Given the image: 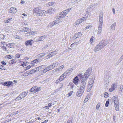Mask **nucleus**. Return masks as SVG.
Returning <instances> with one entry per match:
<instances>
[{
  "label": "nucleus",
  "mask_w": 123,
  "mask_h": 123,
  "mask_svg": "<svg viewBox=\"0 0 123 123\" xmlns=\"http://www.w3.org/2000/svg\"><path fill=\"white\" fill-rule=\"evenodd\" d=\"M111 100L113 101L114 103V106L115 110L116 111H119V103L118 98L117 97L115 96H113L112 97Z\"/></svg>",
  "instance_id": "f257e3e1"
},
{
  "label": "nucleus",
  "mask_w": 123,
  "mask_h": 123,
  "mask_svg": "<svg viewBox=\"0 0 123 123\" xmlns=\"http://www.w3.org/2000/svg\"><path fill=\"white\" fill-rule=\"evenodd\" d=\"M94 82V80L93 79H90L88 82V86L87 89V91L89 92L92 89L93 86V83Z\"/></svg>",
  "instance_id": "f03ea898"
},
{
  "label": "nucleus",
  "mask_w": 123,
  "mask_h": 123,
  "mask_svg": "<svg viewBox=\"0 0 123 123\" xmlns=\"http://www.w3.org/2000/svg\"><path fill=\"white\" fill-rule=\"evenodd\" d=\"M71 9V8H68L63 11L60 13L59 15H60L61 16V17H62V18H64L68 12L70 11Z\"/></svg>",
  "instance_id": "7ed1b4c3"
},
{
  "label": "nucleus",
  "mask_w": 123,
  "mask_h": 123,
  "mask_svg": "<svg viewBox=\"0 0 123 123\" xmlns=\"http://www.w3.org/2000/svg\"><path fill=\"white\" fill-rule=\"evenodd\" d=\"M86 18L85 17L78 19L74 23V25L76 26V25H79L83 21H85L86 20Z\"/></svg>",
  "instance_id": "20e7f679"
},
{
  "label": "nucleus",
  "mask_w": 123,
  "mask_h": 123,
  "mask_svg": "<svg viewBox=\"0 0 123 123\" xmlns=\"http://www.w3.org/2000/svg\"><path fill=\"white\" fill-rule=\"evenodd\" d=\"M41 10L38 7L34 8L33 10V14L37 16H40Z\"/></svg>",
  "instance_id": "39448f33"
},
{
  "label": "nucleus",
  "mask_w": 123,
  "mask_h": 123,
  "mask_svg": "<svg viewBox=\"0 0 123 123\" xmlns=\"http://www.w3.org/2000/svg\"><path fill=\"white\" fill-rule=\"evenodd\" d=\"M92 72V68H89L86 71V72L84 74L83 76H85L88 78L90 76Z\"/></svg>",
  "instance_id": "423d86ee"
},
{
  "label": "nucleus",
  "mask_w": 123,
  "mask_h": 123,
  "mask_svg": "<svg viewBox=\"0 0 123 123\" xmlns=\"http://www.w3.org/2000/svg\"><path fill=\"white\" fill-rule=\"evenodd\" d=\"M72 71V69H71L70 68L68 69L65 72L62 74L64 76V78H65L67 77L70 74Z\"/></svg>",
  "instance_id": "0eeeda50"
},
{
  "label": "nucleus",
  "mask_w": 123,
  "mask_h": 123,
  "mask_svg": "<svg viewBox=\"0 0 123 123\" xmlns=\"http://www.w3.org/2000/svg\"><path fill=\"white\" fill-rule=\"evenodd\" d=\"M108 43V41L106 40H103L99 43L103 48L107 45Z\"/></svg>",
  "instance_id": "6e6552de"
},
{
  "label": "nucleus",
  "mask_w": 123,
  "mask_h": 123,
  "mask_svg": "<svg viewBox=\"0 0 123 123\" xmlns=\"http://www.w3.org/2000/svg\"><path fill=\"white\" fill-rule=\"evenodd\" d=\"M56 10L55 7L50 8L47 10V12L50 14H53Z\"/></svg>",
  "instance_id": "1a4fd4ad"
},
{
  "label": "nucleus",
  "mask_w": 123,
  "mask_h": 123,
  "mask_svg": "<svg viewBox=\"0 0 123 123\" xmlns=\"http://www.w3.org/2000/svg\"><path fill=\"white\" fill-rule=\"evenodd\" d=\"M103 16L102 14H99L98 23V26H102L103 24Z\"/></svg>",
  "instance_id": "9d476101"
},
{
  "label": "nucleus",
  "mask_w": 123,
  "mask_h": 123,
  "mask_svg": "<svg viewBox=\"0 0 123 123\" xmlns=\"http://www.w3.org/2000/svg\"><path fill=\"white\" fill-rule=\"evenodd\" d=\"M102 48L100 45L99 43L97 45L94 47L93 50L94 52L98 51L102 49Z\"/></svg>",
  "instance_id": "9b49d317"
},
{
  "label": "nucleus",
  "mask_w": 123,
  "mask_h": 123,
  "mask_svg": "<svg viewBox=\"0 0 123 123\" xmlns=\"http://www.w3.org/2000/svg\"><path fill=\"white\" fill-rule=\"evenodd\" d=\"M40 88H37V87H32L30 90V91L31 92H33L35 93L40 91Z\"/></svg>",
  "instance_id": "f8f14e48"
},
{
  "label": "nucleus",
  "mask_w": 123,
  "mask_h": 123,
  "mask_svg": "<svg viewBox=\"0 0 123 123\" xmlns=\"http://www.w3.org/2000/svg\"><path fill=\"white\" fill-rule=\"evenodd\" d=\"M117 85L115 84H113L111 86V88L109 89L110 92H112L114 91L117 87Z\"/></svg>",
  "instance_id": "ddd939ff"
},
{
  "label": "nucleus",
  "mask_w": 123,
  "mask_h": 123,
  "mask_svg": "<svg viewBox=\"0 0 123 123\" xmlns=\"http://www.w3.org/2000/svg\"><path fill=\"white\" fill-rule=\"evenodd\" d=\"M17 11L16 8L15 7H11L9 10V12L11 13H15Z\"/></svg>",
  "instance_id": "4468645a"
},
{
  "label": "nucleus",
  "mask_w": 123,
  "mask_h": 123,
  "mask_svg": "<svg viewBox=\"0 0 123 123\" xmlns=\"http://www.w3.org/2000/svg\"><path fill=\"white\" fill-rule=\"evenodd\" d=\"M84 91L81 90L80 89L77 92L76 94V95L78 97L81 96L83 94Z\"/></svg>",
  "instance_id": "2eb2a0df"
},
{
  "label": "nucleus",
  "mask_w": 123,
  "mask_h": 123,
  "mask_svg": "<svg viewBox=\"0 0 123 123\" xmlns=\"http://www.w3.org/2000/svg\"><path fill=\"white\" fill-rule=\"evenodd\" d=\"M33 42V40H31L26 41L25 43V44L26 46H28L29 45L31 46L32 44V43Z\"/></svg>",
  "instance_id": "dca6fc26"
},
{
  "label": "nucleus",
  "mask_w": 123,
  "mask_h": 123,
  "mask_svg": "<svg viewBox=\"0 0 123 123\" xmlns=\"http://www.w3.org/2000/svg\"><path fill=\"white\" fill-rule=\"evenodd\" d=\"M87 78L85 76H82L81 77V83L82 84L85 83L86 84V80Z\"/></svg>",
  "instance_id": "f3484780"
},
{
  "label": "nucleus",
  "mask_w": 123,
  "mask_h": 123,
  "mask_svg": "<svg viewBox=\"0 0 123 123\" xmlns=\"http://www.w3.org/2000/svg\"><path fill=\"white\" fill-rule=\"evenodd\" d=\"M29 29V28L27 27H24L23 28V30L22 31L27 32V33H28L29 34H30L29 35H31V34H34V32H32L31 33L29 32V31H28V29Z\"/></svg>",
  "instance_id": "a211bd4d"
},
{
  "label": "nucleus",
  "mask_w": 123,
  "mask_h": 123,
  "mask_svg": "<svg viewBox=\"0 0 123 123\" xmlns=\"http://www.w3.org/2000/svg\"><path fill=\"white\" fill-rule=\"evenodd\" d=\"M86 85V84H85V83L84 84L80 83V89L81 90L84 91Z\"/></svg>",
  "instance_id": "6ab92c4d"
},
{
  "label": "nucleus",
  "mask_w": 123,
  "mask_h": 123,
  "mask_svg": "<svg viewBox=\"0 0 123 123\" xmlns=\"http://www.w3.org/2000/svg\"><path fill=\"white\" fill-rule=\"evenodd\" d=\"M102 26H98L97 32V34L101 35L102 31Z\"/></svg>",
  "instance_id": "aec40b11"
},
{
  "label": "nucleus",
  "mask_w": 123,
  "mask_h": 123,
  "mask_svg": "<svg viewBox=\"0 0 123 123\" xmlns=\"http://www.w3.org/2000/svg\"><path fill=\"white\" fill-rule=\"evenodd\" d=\"M6 46L7 47H9L10 48H13L14 47V44L10 43L6 44Z\"/></svg>",
  "instance_id": "412c9836"
},
{
  "label": "nucleus",
  "mask_w": 123,
  "mask_h": 123,
  "mask_svg": "<svg viewBox=\"0 0 123 123\" xmlns=\"http://www.w3.org/2000/svg\"><path fill=\"white\" fill-rule=\"evenodd\" d=\"M47 11L44 10H42L41 11V13L40 14V16H42L43 15L44 16H45L46 15H45V14L47 13Z\"/></svg>",
  "instance_id": "4be33fe9"
},
{
  "label": "nucleus",
  "mask_w": 123,
  "mask_h": 123,
  "mask_svg": "<svg viewBox=\"0 0 123 123\" xmlns=\"http://www.w3.org/2000/svg\"><path fill=\"white\" fill-rule=\"evenodd\" d=\"M79 81V78L77 76L75 77L73 80V82L74 83L77 84L78 83V82Z\"/></svg>",
  "instance_id": "5701e85b"
},
{
  "label": "nucleus",
  "mask_w": 123,
  "mask_h": 123,
  "mask_svg": "<svg viewBox=\"0 0 123 123\" xmlns=\"http://www.w3.org/2000/svg\"><path fill=\"white\" fill-rule=\"evenodd\" d=\"M116 22L113 23L111 26V30L113 31L115 30V28L116 25Z\"/></svg>",
  "instance_id": "b1692460"
},
{
  "label": "nucleus",
  "mask_w": 123,
  "mask_h": 123,
  "mask_svg": "<svg viewBox=\"0 0 123 123\" xmlns=\"http://www.w3.org/2000/svg\"><path fill=\"white\" fill-rule=\"evenodd\" d=\"M94 42V37L93 36H92L90 39L89 43L91 45Z\"/></svg>",
  "instance_id": "393cba45"
},
{
  "label": "nucleus",
  "mask_w": 123,
  "mask_h": 123,
  "mask_svg": "<svg viewBox=\"0 0 123 123\" xmlns=\"http://www.w3.org/2000/svg\"><path fill=\"white\" fill-rule=\"evenodd\" d=\"M64 68V65H62L61 66L59 67L56 69V71H61L62 70L63 68Z\"/></svg>",
  "instance_id": "a878e982"
},
{
  "label": "nucleus",
  "mask_w": 123,
  "mask_h": 123,
  "mask_svg": "<svg viewBox=\"0 0 123 123\" xmlns=\"http://www.w3.org/2000/svg\"><path fill=\"white\" fill-rule=\"evenodd\" d=\"M1 48L2 49V51L8 53V51L7 50V48L5 46H3L2 45V46H1Z\"/></svg>",
  "instance_id": "bb28decb"
},
{
  "label": "nucleus",
  "mask_w": 123,
  "mask_h": 123,
  "mask_svg": "<svg viewBox=\"0 0 123 123\" xmlns=\"http://www.w3.org/2000/svg\"><path fill=\"white\" fill-rule=\"evenodd\" d=\"M45 37V36H42L39 37L38 40H37L36 41L38 42L40 41H43Z\"/></svg>",
  "instance_id": "cd10ccee"
},
{
  "label": "nucleus",
  "mask_w": 123,
  "mask_h": 123,
  "mask_svg": "<svg viewBox=\"0 0 123 123\" xmlns=\"http://www.w3.org/2000/svg\"><path fill=\"white\" fill-rule=\"evenodd\" d=\"M12 82L11 81L5 82L4 83L3 85L4 86H9L12 84Z\"/></svg>",
  "instance_id": "c85d7f7f"
},
{
  "label": "nucleus",
  "mask_w": 123,
  "mask_h": 123,
  "mask_svg": "<svg viewBox=\"0 0 123 123\" xmlns=\"http://www.w3.org/2000/svg\"><path fill=\"white\" fill-rule=\"evenodd\" d=\"M12 20V18H7L4 20V22L6 23H8L10 21H11Z\"/></svg>",
  "instance_id": "c756f323"
},
{
  "label": "nucleus",
  "mask_w": 123,
  "mask_h": 123,
  "mask_svg": "<svg viewBox=\"0 0 123 123\" xmlns=\"http://www.w3.org/2000/svg\"><path fill=\"white\" fill-rule=\"evenodd\" d=\"M27 94V93L26 92H24L21 93L20 95L21 97L23 98L25 97L26 95Z\"/></svg>",
  "instance_id": "7c9ffc66"
},
{
  "label": "nucleus",
  "mask_w": 123,
  "mask_h": 123,
  "mask_svg": "<svg viewBox=\"0 0 123 123\" xmlns=\"http://www.w3.org/2000/svg\"><path fill=\"white\" fill-rule=\"evenodd\" d=\"M43 65H42L41 66H39L38 67L36 68H35L36 70H37V72L38 71H40L42 69V68L44 67Z\"/></svg>",
  "instance_id": "2f4dec72"
},
{
  "label": "nucleus",
  "mask_w": 123,
  "mask_h": 123,
  "mask_svg": "<svg viewBox=\"0 0 123 123\" xmlns=\"http://www.w3.org/2000/svg\"><path fill=\"white\" fill-rule=\"evenodd\" d=\"M58 62H55L54 63L52 64L51 65H52V67L53 68H54L55 67L57 66L58 65Z\"/></svg>",
  "instance_id": "473e14b6"
},
{
  "label": "nucleus",
  "mask_w": 123,
  "mask_h": 123,
  "mask_svg": "<svg viewBox=\"0 0 123 123\" xmlns=\"http://www.w3.org/2000/svg\"><path fill=\"white\" fill-rule=\"evenodd\" d=\"M37 72V70L35 69H33L31 70L29 72V74L34 73L35 72Z\"/></svg>",
  "instance_id": "72a5a7b5"
},
{
  "label": "nucleus",
  "mask_w": 123,
  "mask_h": 123,
  "mask_svg": "<svg viewBox=\"0 0 123 123\" xmlns=\"http://www.w3.org/2000/svg\"><path fill=\"white\" fill-rule=\"evenodd\" d=\"M40 62V61H39V60L38 59H36L33 61H31V64H33V63H36V62Z\"/></svg>",
  "instance_id": "f704fd0d"
},
{
  "label": "nucleus",
  "mask_w": 123,
  "mask_h": 123,
  "mask_svg": "<svg viewBox=\"0 0 123 123\" xmlns=\"http://www.w3.org/2000/svg\"><path fill=\"white\" fill-rule=\"evenodd\" d=\"M57 50H56L53 51L51 53L52 54V56H53L54 55H55L56 54H57Z\"/></svg>",
  "instance_id": "c9c22d12"
},
{
  "label": "nucleus",
  "mask_w": 123,
  "mask_h": 123,
  "mask_svg": "<svg viewBox=\"0 0 123 123\" xmlns=\"http://www.w3.org/2000/svg\"><path fill=\"white\" fill-rule=\"evenodd\" d=\"M16 61L14 59H12L10 61L9 63L10 64H13L16 62Z\"/></svg>",
  "instance_id": "e433bc0d"
},
{
  "label": "nucleus",
  "mask_w": 123,
  "mask_h": 123,
  "mask_svg": "<svg viewBox=\"0 0 123 123\" xmlns=\"http://www.w3.org/2000/svg\"><path fill=\"white\" fill-rule=\"evenodd\" d=\"M56 4V3L54 2H49L48 3V4L49 6H52Z\"/></svg>",
  "instance_id": "4c0bfd02"
},
{
  "label": "nucleus",
  "mask_w": 123,
  "mask_h": 123,
  "mask_svg": "<svg viewBox=\"0 0 123 123\" xmlns=\"http://www.w3.org/2000/svg\"><path fill=\"white\" fill-rule=\"evenodd\" d=\"M109 94L108 93L105 92L104 94V97L105 98H107L109 96Z\"/></svg>",
  "instance_id": "58836bf2"
},
{
  "label": "nucleus",
  "mask_w": 123,
  "mask_h": 123,
  "mask_svg": "<svg viewBox=\"0 0 123 123\" xmlns=\"http://www.w3.org/2000/svg\"><path fill=\"white\" fill-rule=\"evenodd\" d=\"M54 23H55V25L59 23L60 22V21L59 20H58L57 19H56L54 21H53Z\"/></svg>",
  "instance_id": "ea45409f"
},
{
  "label": "nucleus",
  "mask_w": 123,
  "mask_h": 123,
  "mask_svg": "<svg viewBox=\"0 0 123 123\" xmlns=\"http://www.w3.org/2000/svg\"><path fill=\"white\" fill-rule=\"evenodd\" d=\"M47 68L48 70V71H49V70H50L53 69V68L52 67V65H50Z\"/></svg>",
  "instance_id": "a19ab883"
},
{
  "label": "nucleus",
  "mask_w": 123,
  "mask_h": 123,
  "mask_svg": "<svg viewBox=\"0 0 123 123\" xmlns=\"http://www.w3.org/2000/svg\"><path fill=\"white\" fill-rule=\"evenodd\" d=\"M22 98H23L21 97L20 96V95L19 96H18L17 98H16V101H17L18 100H20Z\"/></svg>",
  "instance_id": "79ce46f5"
},
{
  "label": "nucleus",
  "mask_w": 123,
  "mask_h": 123,
  "mask_svg": "<svg viewBox=\"0 0 123 123\" xmlns=\"http://www.w3.org/2000/svg\"><path fill=\"white\" fill-rule=\"evenodd\" d=\"M64 76L62 74L61 76H60V78L59 79L61 81H62L65 78H64Z\"/></svg>",
  "instance_id": "37998d69"
},
{
  "label": "nucleus",
  "mask_w": 123,
  "mask_h": 123,
  "mask_svg": "<svg viewBox=\"0 0 123 123\" xmlns=\"http://www.w3.org/2000/svg\"><path fill=\"white\" fill-rule=\"evenodd\" d=\"M100 103H98L97 105L96 106V109L97 110H98L99 109L100 106Z\"/></svg>",
  "instance_id": "c03bdc74"
},
{
  "label": "nucleus",
  "mask_w": 123,
  "mask_h": 123,
  "mask_svg": "<svg viewBox=\"0 0 123 123\" xmlns=\"http://www.w3.org/2000/svg\"><path fill=\"white\" fill-rule=\"evenodd\" d=\"M109 99H108L106 101V103L105 104V106L106 107L108 106L109 102Z\"/></svg>",
  "instance_id": "a18cd8bd"
},
{
  "label": "nucleus",
  "mask_w": 123,
  "mask_h": 123,
  "mask_svg": "<svg viewBox=\"0 0 123 123\" xmlns=\"http://www.w3.org/2000/svg\"><path fill=\"white\" fill-rule=\"evenodd\" d=\"M49 24V25L51 27H52L54 25H55V23L53 21L52 23H50Z\"/></svg>",
  "instance_id": "49530a36"
},
{
  "label": "nucleus",
  "mask_w": 123,
  "mask_h": 123,
  "mask_svg": "<svg viewBox=\"0 0 123 123\" xmlns=\"http://www.w3.org/2000/svg\"><path fill=\"white\" fill-rule=\"evenodd\" d=\"M76 34L77 36H78L77 37H80L81 35V33L80 32H79L78 33H76Z\"/></svg>",
  "instance_id": "de8ad7c7"
},
{
  "label": "nucleus",
  "mask_w": 123,
  "mask_h": 123,
  "mask_svg": "<svg viewBox=\"0 0 123 123\" xmlns=\"http://www.w3.org/2000/svg\"><path fill=\"white\" fill-rule=\"evenodd\" d=\"M123 89V86H122L120 87V88L119 89V91L121 92L122 91Z\"/></svg>",
  "instance_id": "09e8293b"
},
{
  "label": "nucleus",
  "mask_w": 123,
  "mask_h": 123,
  "mask_svg": "<svg viewBox=\"0 0 123 123\" xmlns=\"http://www.w3.org/2000/svg\"><path fill=\"white\" fill-rule=\"evenodd\" d=\"M92 27V26L91 25H89L86 27L85 28L86 29H89L91 28Z\"/></svg>",
  "instance_id": "8fccbe9b"
},
{
  "label": "nucleus",
  "mask_w": 123,
  "mask_h": 123,
  "mask_svg": "<svg viewBox=\"0 0 123 123\" xmlns=\"http://www.w3.org/2000/svg\"><path fill=\"white\" fill-rule=\"evenodd\" d=\"M97 6V4H92V5H91L90 6V7H91L92 8H92V7L93 6L94 7L95 6Z\"/></svg>",
  "instance_id": "3c124183"
},
{
  "label": "nucleus",
  "mask_w": 123,
  "mask_h": 123,
  "mask_svg": "<svg viewBox=\"0 0 123 123\" xmlns=\"http://www.w3.org/2000/svg\"><path fill=\"white\" fill-rule=\"evenodd\" d=\"M1 46H2V45L3 46H4V45L6 44V43L5 42H1Z\"/></svg>",
  "instance_id": "603ef678"
},
{
  "label": "nucleus",
  "mask_w": 123,
  "mask_h": 123,
  "mask_svg": "<svg viewBox=\"0 0 123 123\" xmlns=\"http://www.w3.org/2000/svg\"><path fill=\"white\" fill-rule=\"evenodd\" d=\"M62 18V17H61V16L60 15V16H57L56 19H57L58 20H60V21H61V19Z\"/></svg>",
  "instance_id": "864d4df0"
},
{
  "label": "nucleus",
  "mask_w": 123,
  "mask_h": 123,
  "mask_svg": "<svg viewBox=\"0 0 123 123\" xmlns=\"http://www.w3.org/2000/svg\"><path fill=\"white\" fill-rule=\"evenodd\" d=\"M48 69L47 68H45L43 70V72L44 73H45L47 71H48Z\"/></svg>",
  "instance_id": "5fc2aeb1"
},
{
  "label": "nucleus",
  "mask_w": 123,
  "mask_h": 123,
  "mask_svg": "<svg viewBox=\"0 0 123 123\" xmlns=\"http://www.w3.org/2000/svg\"><path fill=\"white\" fill-rule=\"evenodd\" d=\"M61 81L59 79L57 80L55 82V83L56 84L58 83Z\"/></svg>",
  "instance_id": "6e6d98bb"
},
{
  "label": "nucleus",
  "mask_w": 123,
  "mask_h": 123,
  "mask_svg": "<svg viewBox=\"0 0 123 123\" xmlns=\"http://www.w3.org/2000/svg\"><path fill=\"white\" fill-rule=\"evenodd\" d=\"M15 56L17 58H18L20 57V55L19 54H18L16 55Z\"/></svg>",
  "instance_id": "4d7b16f0"
},
{
  "label": "nucleus",
  "mask_w": 123,
  "mask_h": 123,
  "mask_svg": "<svg viewBox=\"0 0 123 123\" xmlns=\"http://www.w3.org/2000/svg\"><path fill=\"white\" fill-rule=\"evenodd\" d=\"M4 67L2 65L0 66V69H5Z\"/></svg>",
  "instance_id": "13d9d810"
},
{
  "label": "nucleus",
  "mask_w": 123,
  "mask_h": 123,
  "mask_svg": "<svg viewBox=\"0 0 123 123\" xmlns=\"http://www.w3.org/2000/svg\"><path fill=\"white\" fill-rule=\"evenodd\" d=\"M31 67V66L30 65H29L26 67V70L30 68Z\"/></svg>",
  "instance_id": "bf43d9fd"
},
{
  "label": "nucleus",
  "mask_w": 123,
  "mask_h": 123,
  "mask_svg": "<svg viewBox=\"0 0 123 123\" xmlns=\"http://www.w3.org/2000/svg\"><path fill=\"white\" fill-rule=\"evenodd\" d=\"M73 92V91H71L70 92H69V93H68L69 96H71Z\"/></svg>",
  "instance_id": "052dcab7"
},
{
  "label": "nucleus",
  "mask_w": 123,
  "mask_h": 123,
  "mask_svg": "<svg viewBox=\"0 0 123 123\" xmlns=\"http://www.w3.org/2000/svg\"><path fill=\"white\" fill-rule=\"evenodd\" d=\"M1 63L3 65H5L6 64V63L3 61H2V62H1Z\"/></svg>",
  "instance_id": "680f3d73"
},
{
  "label": "nucleus",
  "mask_w": 123,
  "mask_h": 123,
  "mask_svg": "<svg viewBox=\"0 0 123 123\" xmlns=\"http://www.w3.org/2000/svg\"><path fill=\"white\" fill-rule=\"evenodd\" d=\"M112 11H113V13L114 14H115V9L114 8H113L112 9Z\"/></svg>",
  "instance_id": "e2e57ef3"
},
{
  "label": "nucleus",
  "mask_w": 123,
  "mask_h": 123,
  "mask_svg": "<svg viewBox=\"0 0 123 123\" xmlns=\"http://www.w3.org/2000/svg\"><path fill=\"white\" fill-rule=\"evenodd\" d=\"M26 63L25 62H24L22 64V66L23 67L26 66Z\"/></svg>",
  "instance_id": "0e129e2a"
},
{
  "label": "nucleus",
  "mask_w": 123,
  "mask_h": 123,
  "mask_svg": "<svg viewBox=\"0 0 123 123\" xmlns=\"http://www.w3.org/2000/svg\"><path fill=\"white\" fill-rule=\"evenodd\" d=\"M88 98H85V100L84 101V103H86L88 101Z\"/></svg>",
  "instance_id": "69168bd1"
},
{
  "label": "nucleus",
  "mask_w": 123,
  "mask_h": 123,
  "mask_svg": "<svg viewBox=\"0 0 123 123\" xmlns=\"http://www.w3.org/2000/svg\"><path fill=\"white\" fill-rule=\"evenodd\" d=\"M120 59L121 61L123 59V55L120 57Z\"/></svg>",
  "instance_id": "338daca9"
},
{
  "label": "nucleus",
  "mask_w": 123,
  "mask_h": 123,
  "mask_svg": "<svg viewBox=\"0 0 123 123\" xmlns=\"http://www.w3.org/2000/svg\"><path fill=\"white\" fill-rule=\"evenodd\" d=\"M40 55L41 56H42L43 57L45 55V54L44 53H43L40 54Z\"/></svg>",
  "instance_id": "774afa93"
}]
</instances>
